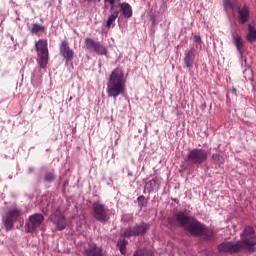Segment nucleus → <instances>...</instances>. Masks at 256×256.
<instances>
[{
    "instance_id": "f257e3e1",
    "label": "nucleus",
    "mask_w": 256,
    "mask_h": 256,
    "mask_svg": "<svg viewBox=\"0 0 256 256\" xmlns=\"http://www.w3.org/2000/svg\"><path fill=\"white\" fill-rule=\"evenodd\" d=\"M174 223L172 227H183L193 237H200L205 241H216L217 236L213 229L199 222L195 217L189 216L186 211H179L174 214Z\"/></svg>"
},
{
    "instance_id": "f03ea898",
    "label": "nucleus",
    "mask_w": 256,
    "mask_h": 256,
    "mask_svg": "<svg viewBox=\"0 0 256 256\" xmlns=\"http://www.w3.org/2000/svg\"><path fill=\"white\" fill-rule=\"evenodd\" d=\"M125 74L119 69H115L111 72L109 80L107 82L106 92L108 97L117 99L119 95L125 93Z\"/></svg>"
},
{
    "instance_id": "7ed1b4c3",
    "label": "nucleus",
    "mask_w": 256,
    "mask_h": 256,
    "mask_svg": "<svg viewBox=\"0 0 256 256\" xmlns=\"http://www.w3.org/2000/svg\"><path fill=\"white\" fill-rule=\"evenodd\" d=\"M241 240L237 241L240 244V250L247 249L249 253H253L256 247V233L251 226H246L240 234Z\"/></svg>"
},
{
    "instance_id": "20e7f679",
    "label": "nucleus",
    "mask_w": 256,
    "mask_h": 256,
    "mask_svg": "<svg viewBox=\"0 0 256 256\" xmlns=\"http://www.w3.org/2000/svg\"><path fill=\"white\" fill-rule=\"evenodd\" d=\"M37 52V63L41 69H47L49 64V49L47 48V40L41 39L35 44Z\"/></svg>"
},
{
    "instance_id": "39448f33",
    "label": "nucleus",
    "mask_w": 256,
    "mask_h": 256,
    "mask_svg": "<svg viewBox=\"0 0 256 256\" xmlns=\"http://www.w3.org/2000/svg\"><path fill=\"white\" fill-rule=\"evenodd\" d=\"M92 215L93 218L100 223H107V221L111 219V212L109 208L99 201L93 202Z\"/></svg>"
},
{
    "instance_id": "423d86ee",
    "label": "nucleus",
    "mask_w": 256,
    "mask_h": 256,
    "mask_svg": "<svg viewBox=\"0 0 256 256\" xmlns=\"http://www.w3.org/2000/svg\"><path fill=\"white\" fill-rule=\"evenodd\" d=\"M207 150L194 148L187 153L188 163L192 165H203L207 161Z\"/></svg>"
},
{
    "instance_id": "0eeeda50",
    "label": "nucleus",
    "mask_w": 256,
    "mask_h": 256,
    "mask_svg": "<svg viewBox=\"0 0 256 256\" xmlns=\"http://www.w3.org/2000/svg\"><path fill=\"white\" fill-rule=\"evenodd\" d=\"M23 211L19 208H13L6 213V216L3 218V223L5 225L6 231H11L13 229V225L16 221H22Z\"/></svg>"
},
{
    "instance_id": "6e6552de",
    "label": "nucleus",
    "mask_w": 256,
    "mask_h": 256,
    "mask_svg": "<svg viewBox=\"0 0 256 256\" xmlns=\"http://www.w3.org/2000/svg\"><path fill=\"white\" fill-rule=\"evenodd\" d=\"M45 221V217L41 213H35L29 216L25 223L26 233H35L38 227H41V223Z\"/></svg>"
},
{
    "instance_id": "1a4fd4ad",
    "label": "nucleus",
    "mask_w": 256,
    "mask_h": 256,
    "mask_svg": "<svg viewBox=\"0 0 256 256\" xmlns=\"http://www.w3.org/2000/svg\"><path fill=\"white\" fill-rule=\"evenodd\" d=\"M150 228L151 226L145 222L135 224L124 231V237H141L142 235H145Z\"/></svg>"
},
{
    "instance_id": "9d476101",
    "label": "nucleus",
    "mask_w": 256,
    "mask_h": 256,
    "mask_svg": "<svg viewBox=\"0 0 256 256\" xmlns=\"http://www.w3.org/2000/svg\"><path fill=\"white\" fill-rule=\"evenodd\" d=\"M84 43L89 51H94L97 55H107V48L101 42L93 38H86Z\"/></svg>"
},
{
    "instance_id": "9b49d317",
    "label": "nucleus",
    "mask_w": 256,
    "mask_h": 256,
    "mask_svg": "<svg viewBox=\"0 0 256 256\" xmlns=\"http://www.w3.org/2000/svg\"><path fill=\"white\" fill-rule=\"evenodd\" d=\"M50 220L54 225H56V229L58 231H63L65 227H67V220L65 219V216L63 213L60 212V210H56L51 216Z\"/></svg>"
},
{
    "instance_id": "f8f14e48",
    "label": "nucleus",
    "mask_w": 256,
    "mask_h": 256,
    "mask_svg": "<svg viewBox=\"0 0 256 256\" xmlns=\"http://www.w3.org/2000/svg\"><path fill=\"white\" fill-rule=\"evenodd\" d=\"M218 251L219 253H240L241 244H239V242H223L220 245H218Z\"/></svg>"
},
{
    "instance_id": "ddd939ff",
    "label": "nucleus",
    "mask_w": 256,
    "mask_h": 256,
    "mask_svg": "<svg viewBox=\"0 0 256 256\" xmlns=\"http://www.w3.org/2000/svg\"><path fill=\"white\" fill-rule=\"evenodd\" d=\"M60 55L64 57L66 61H73V58L75 57V53L73 50L69 47V44L67 41H63L60 45Z\"/></svg>"
},
{
    "instance_id": "4468645a",
    "label": "nucleus",
    "mask_w": 256,
    "mask_h": 256,
    "mask_svg": "<svg viewBox=\"0 0 256 256\" xmlns=\"http://www.w3.org/2000/svg\"><path fill=\"white\" fill-rule=\"evenodd\" d=\"M161 187V180L158 178H153L152 180L146 182L143 193H155L159 191Z\"/></svg>"
},
{
    "instance_id": "2eb2a0df",
    "label": "nucleus",
    "mask_w": 256,
    "mask_h": 256,
    "mask_svg": "<svg viewBox=\"0 0 256 256\" xmlns=\"http://www.w3.org/2000/svg\"><path fill=\"white\" fill-rule=\"evenodd\" d=\"M85 256H103V248L96 244H90L84 249Z\"/></svg>"
},
{
    "instance_id": "dca6fc26",
    "label": "nucleus",
    "mask_w": 256,
    "mask_h": 256,
    "mask_svg": "<svg viewBox=\"0 0 256 256\" xmlns=\"http://www.w3.org/2000/svg\"><path fill=\"white\" fill-rule=\"evenodd\" d=\"M250 11L247 5L238 9V21L241 25H245L249 21Z\"/></svg>"
},
{
    "instance_id": "f3484780",
    "label": "nucleus",
    "mask_w": 256,
    "mask_h": 256,
    "mask_svg": "<svg viewBox=\"0 0 256 256\" xmlns=\"http://www.w3.org/2000/svg\"><path fill=\"white\" fill-rule=\"evenodd\" d=\"M184 63L187 69L193 68V63H195V48H191L188 52L185 53Z\"/></svg>"
},
{
    "instance_id": "a211bd4d",
    "label": "nucleus",
    "mask_w": 256,
    "mask_h": 256,
    "mask_svg": "<svg viewBox=\"0 0 256 256\" xmlns=\"http://www.w3.org/2000/svg\"><path fill=\"white\" fill-rule=\"evenodd\" d=\"M119 17V10H116L115 8H110V15H108V19L106 22V27L110 29V27H115V21H117V18Z\"/></svg>"
},
{
    "instance_id": "6ab92c4d",
    "label": "nucleus",
    "mask_w": 256,
    "mask_h": 256,
    "mask_svg": "<svg viewBox=\"0 0 256 256\" xmlns=\"http://www.w3.org/2000/svg\"><path fill=\"white\" fill-rule=\"evenodd\" d=\"M241 67H244L243 70V75H244V79L246 81H253V70L251 69V67H249V65H247V59H242L241 60Z\"/></svg>"
},
{
    "instance_id": "aec40b11",
    "label": "nucleus",
    "mask_w": 256,
    "mask_h": 256,
    "mask_svg": "<svg viewBox=\"0 0 256 256\" xmlns=\"http://www.w3.org/2000/svg\"><path fill=\"white\" fill-rule=\"evenodd\" d=\"M120 9L126 19H131V17H133V8L131 7L130 3H127V2L121 3Z\"/></svg>"
},
{
    "instance_id": "412c9836",
    "label": "nucleus",
    "mask_w": 256,
    "mask_h": 256,
    "mask_svg": "<svg viewBox=\"0 0 256 256\" xmlns=\"http://www.w3.org/2000/svg\"><path fill=\"white\" fill-rule=\"evenodd\" d=\"M233 39H234V43L237 48V51L240 53V59L242 60L244 59L243 52L245 51V48H243L244 47L243 40L241 39V36H239L238 34H234Z\"/></svg>"
},
{
    "instance_id": "4be33fe9",
    "label": "nucleus",
    "mask_w": 256,
    "mask_h": 256,
    "mask_svg": "<svg viewBox=\"0 0 256 256\" xmlns=\"http://www.w3.org/2000/svg\"><path fill=\"white\" fill-rule=\"evenodd\" d=\"M127 240H125V236H121L118 240L117 247L122 255L127 253Z\"/></svg>"
},
{
    "instance_id": "5701e85b",
    "label": "nucleus",
    "mask_w": 256,
    "mask_h": 256,
    "mask_svg": "<svg viewBox=\"0 0 256 256\" xmlns=\"http://www.w3.org/2000/svg\"><path fill=\"white\" fill-rule=\"evenodd\" d=\"M247 41L249 43H255L256 41V29L251 24L248 25Z\"/></svg>"
},
{
    "instance_id": "b1692460",
    "label": "nucleus",
    "mask_w": 256,
    "mask_h": 256,
    "mask_svg": "<svg viewBox=\"0 0 256 256\" xmlns=\"http://www.w3.org/2000/svg\"><path fill=\"white\" fill-rule=\"evenodd\" d=\"M212 159L219 165V167L225 163V158L220 154H213Z\"/></svg>"
},
{
    "instance_id": "393cba45",
    "label": "nucleus",
    "mask_w": 256,
    "mask_h": 256,
    "mask_svg": "<svg viewBox=\"0 0 256 256\" xmlns=\"http://www.w3.org/2000/svg\"><path fill=\"white\" fill-rule=\"evenodd\" d=\"M134 256H153V252L151 250L141 249V250H137L134 253Z\"/></svg>"
},
{
    "instance_id": "a878e982",
    "label": "nucleus",
    "mask_w": 256,
    "mask_h": 256,
    "mask_svg": "<svg viewBox=\"0 0 256 256\" xmlns=\"http://www.w3.org/2000/svg\"><path fill=\"white\" fill-rule=\"evenodd\" d=\"M43 31H45V27L43 25L37 24V23L33 24L31 33L37 34V33L43 32Z\"/></svg>"
},
{
    "instance_id": "bb28decb",
    "label": "nucleus",
    "mask_w": 256,
    "mask_h": 256,
    "mask_svg": "<svg viewBox=\"0 0 256 256\" xmlns=\"http://www.w3.org/2000/svg\"><path fill=\"white\" fill-rule=\"evenodd\" d=\"M224 9L227 13L235 9V5L231 3V0H224Z\"/></svg>"
},
{
    "instance_id": "cd10ccee",
    "label": "nucleus",
    "mask_w": 256,
    "mask_h": 256,
    "mask_svg": "<svg viewBox=\"0 0 256 256\" xmlns=\"http://www.w3.org/2000/svg\"><path fill=\"white\" fill-rule=\"evenodd\" d=\"M44 181L53 183L55 181V174H53V172H47L44 176Z\"/></svg>"
},
{
    "instance_id": "c85d7f7f",
    "label": "nucleus",
    "mask_w": 256,
    "mask_h": 256,
    "mask_svg": "<svg viewBox=\"0 0 256 256\" xmlns=\"http://www.w3.org/2000/svg\"><path fill=\"white\" fill-rule=\"evenodd\" d=\"M137 201L139 207H147V199L145 198V196H139L137 198Z\"/></svg>"
},
{
    "instance_id": "c756f323",
    "label": "nucleus",
    "mask_w": 256,
    "mask_h": 256,
    "mask_svg": "<svg viewBox=\"0 0 256 256\" xmlns=\"http://www.w3.org/2000/svg\"><path fill=\"white\" fill-rule=\"evenodd\" d=\"M194 43H197L198 45H200V48H201V45H203V40L201 39L200 35H194Z\"/></svg>"
},
{
    "instance_id": "7c9ffc66",
    "label": "nucleus",
    "mask_w": 256,
    "mask_h": 256,
    "mask_svg": "<svg viewBox=\"0 0 256 256\" xmlns=\"http://www.w3.org/2000/svg\"><path fill=\"white\" fill-rule=\"evenodd\" d=\"M106 3H110L111 7L115 9V4L119 3L121 0H104Z\"/></svg>"
},
{
    "instance_id": "2f4dec72",
    "label": "nucleus",
    "mask_w": 256,
    "mask_h": 256,
    "mask_svg": "<svg viewBox=\"0 0 256 256\" xmlns=\"http://www.w3.org/2000/svg\"><path fill=\"white\" fill-rule=\"evenodd\" d=\"M87 3H101V0H86Z\"/></svg>"
},
{
    "instance_id": "473e14b6",
    "label": "nucleus",
    "mask_w": 256,
    "mask_h": 256,
    "mask_svg": "<svg viewBox=\"0 0 256 256\" xmlns=\"http://www.w3.org/2000/svg\"><path fill=\"white\" fill-rule=\"evenodd\" d=\"M205 107H207L206 104H202V105H201V109H205Z\"/></svg>"
},
{
    "instance_id": "72a5a7b5",
    "label": "nucleus",
    "mask_w": 256,
    "mask_h": 256,
    "mask_svg": "<svg viewBox=\"0 0 256 256\" xmlns=\"http://www.w3.org/2000/svg\"><path fill=\"white\" fill-rule=\"evenodd\" d=\"M72 99H73V97H70V98H69V101H72Z\"/></svg>"
},
{
    "instance_id": "f704fd0d",
    "label": "nucleus",
    "mask_w": 256,
    "mask_h": 256,
    "mask_svg": "<svg viewBox=\"0 0 256 256\" xmlns=\"http://www.w3.org/2000/svg\"><path fill=\"white\" fill-rule=\"evenodd\" d=\"M33 171V168H30V172Z\"/></svg>"
}]
</instances>
